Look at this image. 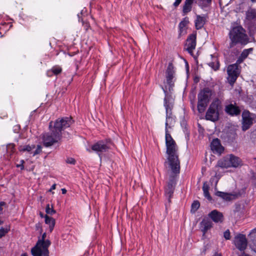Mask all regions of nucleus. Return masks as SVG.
Returning a JSON list of instances; mask_svg holds the SVG:
<instances>
[{
    "mask_svg": "<svg viewBox=\"0 0 256 256\" xmlns=\"http://www.w3.org/2000/svg\"><path fill=\"white\" fill-rule=\"evenodd\" d=\"M72 122L70 117L59 118L54 122V125L52 122H50V132L44 134L42 137L44 145L48 147L58 142L61 139L62 130L70 127Z\"/></svg>",
    "mask_w": 256,
    "mask_h": 256,
    "instance_id": "f257e3e1",
    "label": "nucleus"
},
{
    "mask_svg": "<svg viewBox=\"0 0 256 256\" xmlns=\"http://www.w3.org/2000/svg\"><path fill=\"white\" fill-rule=\"evenodd\" d=\"M165 138L168 162L172 172L178 174L180 172V162L178 154V146L170 134H166Z\"/></svg>",
    "mask_w": 256,
    "mask_h": 256,
    "instance_id": "f03ea898",
    "label": "nucleus"
},
{
    "mask_svg": "<svg viewBox=\"0 0 256 256\" xmlns=\"http://www.w3.org/2000/svg\"><path fill=\"white\" fill-rule=\"evenodd\" d=\"M174 66L172 63H170L166 70V84L165 88H162L165 94L164 99V106L166 108V113L172 112L174 104V98L171 94L168 92V88L169 91L171 90L174 84Z\"/></svg>",
    "mask_w": 256,
    "mask_h": 256,
    "instance_id": "7ed1b4c3",
    "label": "nucleus"
},
{
    "mask_svg": "<svg viewBox=\"0 0 256 256\" xmlns=\"http://www.w3.org/2000/svg\"><path fill=\"white\" fill-rule=\"evenodd\" d=\"M231 42L230 48H232L237 44H246L248 42V38L246 34V30L241 26H236L233 28L229 33Z\"/></svg>",
    "mask_w": 256,
    "mask_h": 256,
    "instance_id": "20e7f679",
    "label": "nucleus"
},
{
    "mask_svg": "<svg viewBox=\"0 0 256 256\" xmlns=\"http://www.w3.org/2000/svg\"><path fill=\"white\" fill-rule=\"evenodd\" d=\"M214 94V92L209 88H204L200 91L198 96V110L200 112L204 111Z\"/></svg>",
    "mask_w": 256,
    "mask_h": 256,
    "instance_id": "39448f33",
    "label": "nucleus"
},
{
    "mask_svg": "<svg viewBox=\"0 0 256 256\" xmlns=\"http://www.w3.org/2000/svg\"><path fill=\"white\" fill-rule=\"evenodd\" d=\"M221 109V101L217 98H214L206 112V119L212 122L218 120L219 117V112Z\"/></svg>",
    "mask_w": 256,
    "mask_h": 256,
    "instance_id": "423d86ee",
    "label": "nucleus"
},
{
    "mask_svg": "<svg viewBox=\"0 0 256 256\" xmlns=\"http://www.w3.org/2000/svg\"><path fill=\"white\" fill-rule=\"evenodd\" d=\"M241 165L242 161L240 158L232 154L219 160L217 164L218 166L224 168H237Z\"/></svg>",
    "mask_w": 256,
    "mask_h": 256,
    "instance_id": "0eeeda50",
    "label": "nucleus"
},
{
    "mask_svg": "<svg viewBox=\"0 0 256 256\" xmlns=\"http://www.w3.org/2000/svg\"><path fill=\"white\" fill-rule=\"evenodd\" d=\"M111 142L110 140H100L92 146V150L96 152L100 156L108 152L110 148Z\"/></svg>",
    "mask_w": 256,
    "mask_h": 256,
    "instance_id": "6e6552de",
    "label": "nucleus"
},
{
    "mask_svg": "<svg viewBox=\"0 0 256 256\" xmlns=\"http://www.w3.org/2000/svg\"><path fill=\"white\" fill-rule=\"evenodd\" d=\"M242 130L244 131H246L256 122V115L250 113L248 110H244L242 114Z\"/></svg>",
    "mask_w": 256,
    "mask_h": 256,
    "instance_id": "1a4fd4ad",
    "label": "nucleus"
},
{
    "mask_svg": "<svg viewBox=\"0 0 256 256\" xmlns=\"http://www.w3.org/2000/svg\"><path fill=\"white\" fill-rule=\"evenodd\" d=\"M46 233H44L42 238L38 240L34 248L42 250L44 252V256H49L48 248L50 245L51 242L49 240H46Z\"/></svg>",
    "mask_w": 256,
    "mask_h": 256,
    "instance_id": "9d476101",
    "label": "nucleus"
},
{
    "mask_svg": "<svg viewBox=\"0 0 256 256\" xmlns=\"http://www.w3.org/2000/svg\"><path fill=\"white\" fill-rule=\"evenodd\" d=\"M238 64L236 63L228 66L227 72L228 76V80L230 84H234L240 74V70L238 68Z\"/></svg>",
    "mask_w": 256,
    "mask_h": 256,
    "instance_id": "9b49d317",
    "label": "nucleus"
},
{
    "mask_svg": "<svg viewBox=\"0 0 256 256\" xmlns=\"http://www.w3.org/2000/svg\"><path fill=\"white\" fill-rule=\"evenodd\" d=\"M196 33H192L186 39L185 44V49L189 54L192 55L194 50H195L196 46Z\"/></svg>",
    "mask_w": 256,
    "mask_h": 256,
    "instance_id": "f8f14e48",
    "label": "nucleus"
},
{
    "mask_svg": "<svg viewBox=\"0 0 256 256\" xmlns=\"http://www.w3.org/2000/svg\"><path fill=\"white\" fill-rule=\"evenodd\" d=\"M234 242L236 248L241 251L244 250L247 246V240L244 234H240L236 235L234 237Z\"/></svg>",
    "mask_w": 256,
    "mask_h": 256,
    "instance_id": "ddd939ff",
    "label": "nucleus"
},
{
    "mask_svg": "<svg viewBox=\"0 0 256 256\" xmlns=\"http://www.w3.org/2000/svg\"><path fill=\"white\" fill-rule=\"evenodd\" d=\"M176 122V117L172 115V112L166 113V120L165 123V132L170 134V130L174 126Z\"/></svg>",
    "mask_w": 256,
    "mask_h": 256,
    "instance_id": "4468645a",
    "label": "nucleus"
},
{
    "mask_svg": "<svg viewBox=\"0 0 256 256\" xmlns=\"http://www.w3.org/2000/svg\"><path fill=\"white\" fill-rule=\"evenodd\" d=\"M176 184L175 177L173 176H170L169 179V182L168 183L165 188V194L167 198H168V200H170V198L172 196L174 187Z\"/></svg>",
    "mask_w": 256,
    "mask_h": 256,
    "instance_id": "2eb2a0df",
    "label": "nucleus"
},
{
    "mask_svg": "<svg viewBox=\"0 0 256 256\" xmlns=\"http://www.w3.org/2000/svg\"><path fill=\"white\" fill-rule=\"evenodd\" d=\"M213 224L208 218H204L200 222V228L204 235L212 227Z\"/></svg>",
    "mask_w": 256,
    "mask_h": 256,
    "instance_id": "dca6fc26",
    "label": "nucleus"
},
{
    "mask_svg": "<svg viewBox=\"0 0 256 256\" xmlns=\"http://www.w3.org/2000/svg\"><path fill=\"white\" fill-rule=\"evenodd\" d=\"M210 147L214 153L220 154L224 150V147L221 145L220 140L218 138L213 140L211 142Z\"/></svg>",
    "mask_w": 256,
    "mask_h": 256,
    "instance_id": "f3484780",
    "label": "nucleus"
},
{
    "mask_svg": "<svg viewBox=\"0 0 256 256\" xmlns=\"http://www.w3.org/2000/svg\"><path fill=\"white\" fill-rule=\"evenodd\" d=\"M226 112L228 114L234 116L240 114V110L236 104H230L227 105L225 108Z\"/></svg>",
    "mask_w": 256,
    "mask_h": 256,
    "instance_id": "a211bd4d",
    "label": "nucleus"
},
{
    "mask_svg": "<svg viewBox=\"0 0 256 256\" xmlns=\"http://www.w3.org/2000/svg\"><path fill=\"white\" fill-rule=\"evenodd\" d=\"M208 216L215 222H222L224 220L222 214L216 210L209 213Z\"/></svg>",
    "mask_w": 256,
    "mask_h": 256,
    "instance_id": "6ab92c4d",
    "label": "nucleus"
},
{
    "mask_svg": "<svg viewBox=\"0 0 256 256\" xmlns=\"http://www.w3.org/2000/svg\"><path fill=\"white\" fill-rule=\"evenodd\" d=\"M206 18L200 15H196V18L194 21L195 26L197 30L202 28L206 22Z\"/></svg>",
    "mask_w": 256,
    "mask_h": 256,
    "instance_id": "aec40b11",
    "label": "nucleus"
},
{
    "mask_svg": "<svg viewBox=\"0 0 256 256\" xmlns=\"http://www.w3.org/2000/svg\"><path fill=\"white\" fill-rule=\"evenodd\" d=\"M193 4L188 0H185L182 6L183 16L192 10Z\"/></svg>",
    "mask_w": 256,
    "mask_h": 256,
    "instance_id": "412c9836",
    "label": "nucleus"
},
{
    "mask_svg": "<svg viewBox=\"0 0 256 256\" xmlns=\"http://www.w3.org/2000/svg\"><path fill=\"white\" fill-rule=\"evenodd\" d=\"M252 51V48H250L248 49H245L242 52L240 56L238 58L236 63L237 64H240L242 63L244 59H246L248 54Z\"/></svg>",
    "mask_w": 256,
    "mask_h": 256,
    "instance_id": "4be33fe9",
    "label": "nucleus"
},
{
    "mask_svg": "<svg viewBox=\"0 0 256 256\" xmlns=\"http://www.w3.org/2000/svg\"><path fill=\"white\" fill-rule=\"evenodd\" d=\"M44 218L45 222L46 224L49 225V230L51 232L52 231L55 225V220L47 215L45 216Z\"/></svg>",
    "mask_w": 256,
    "mask_h": 256,
    "instance_id": "5701e85b",
    "label": "nucleus"
},
{
    "mask_svg": "<svg viewBox=\"0 0 256 256\" xmlns=\"http://www.w3.org/2000/svg\"><path fill=\"white\" fill-rule=\"evenodd\" d=\"M216 194L223 199L226 200H232V197H234V195L229 194V193H225L222 192H217Z\"/></svg>",
    "mask_w": 256,
    "mask_h": 256,
    "instance_id": "b1692460",
    "label": "nucleus"
},
{
    "mask_svg": "<svg viewBox=\"0 0 256 256\" xmlns=\"http://www.w3.org/2000/svg\"><path fill=\"white\" fill-rule=\"evenodd\" d=\"M246 18L248 20H252L256 18V10L250 9L246 12Z\"/></svg>",
    "mask_w": 256,
    "mask_h": 256,
    "instance_id": "393cba45",
    "label": "nucleus"
},
{
    "mask_svg": "<svg viewBox=\"0 0 256 256\" xmlns=\"http://www.w3.org/2000/svg\"><path fill=\"white\" fill-rule=\"evenodd\" d=\"M202 190L204 192V196L208 198L209 200H212V197L210 196L208 190H209V186L206 184V182H204L202 186Z\"/></svg>",
    "mask_w": 256,
    "mask_h": 256,
    "instance_id": "a878e982",
    "label": "nucleus"
},
{
    "mask_svg": "<svg viewBox=\"0 0 256 256\" xmlns=\"http://www.w3.org/2000/svg\"><path fill=\"white\" fill-rule=\"evenodd\" d=\"M35 146L34 145L30 146V145H25V146H20L18 150L20 152H30L34 148Z\"/></svg>",
    "mask_w": 256,
    "mask_h": 256,
    "instance_id": "bb28decb",
    "label": "nucleus"
},
{
    "mask_svg": "<svg viewBox=\"0 0 256 256\" xmlns=\"http://www.w3.org/2000/svg\"><path fill=\"white\" fill-rule=\"evenodd\" d=\"M31 253L33 256H44V252L42 250L34 248H32Z\"/></svg>",
    "mask_w": 256,
    "mask_h": 256,
    "instance_id": "cd10ccee",
    "label": "nucleus"
},
{
    "mask_svg": "<svg viewBox=\"0 0 256 256\" xmlns=\"http://www.w3.org/2000/svg\"><path fill=\"white\" fill-rule=\"evenodd\" d=\"M10 230V226H6L0 228V238L4 236Z\"/></svg>",
    "mask_w": 256,
    "mask_h": 256,
    "instance_id": "c85d7f7f",
    "label": "nucleus"
},
{
    "mask_svg": "<svg viewBox=\"0 0 256 256\" xmlns=\"http://www.w3.org/2000/svg\"><path fill=\"white\" fill-rule=\"evenodd\" d=\"M212 0H199L198 4L202 8H203L210 4Z\"/></svg>",
    "mask_w": 256,
    "mask_h": 256,
    "instance_id": "c756f323",
    "label": "nucleus"
},
{
    "mask_svg": "<svg viewBox=\"0 0 256 256\" xmlns=\"http://www.w3.org/2000/svg\"><path fill=\"white\" fill-rule=\"evenodd\" d=\"M250 235L254 240V245L252 246V249L256 252V229L253 230L250 233Z\"/></svg>",
    "mask_w": 256,
    "mask_h": 256,
    "instance_id": "7c9ffc66",
    "label": "nucleus"
},
{
    "mask_svg": "<svg viewBox=\"0 0 256 256\" xmlns=\"http://www.w3.org/2000/svg\"><path fill=\"white\" fill-rule=\"evenodd\" d=\"M62 69L59 66H54L51 69V72L54 74L57 75L62 72Z\"/></svg>",
    "mask_w": 256,
    "mask_h": 256,
    "instance_id": "2f4dec72",
    "label": "nucleus"
},
{
    "mask_svg": "<svg viewBox=\"0 0 256 256\" xmlns=\"http://www.w3.org/2000/svg\"><path fill=\"white\" fill-rule=\"evenodd\" d=\"M14 146L15 145L13 144H10L6 146L7 152L8 153H10V155L14 152Z\"/></svg>",
    "mask_w": 256,
    "mask_h": 256,
    "instance_id": "473e14b6",
    "label": "nucleus"
},
{
    "mask_svg": "<svg viewBox=\"0 0 256 256\" xmlns=\"http://www.w3.org/2000/svg\"><path fill=\"white\" fill-rule=\"evenodd\" d=\"M46 212L48 214L52 215L56 213V211L53 209V208H50L49 204H47L46 207Z\"/></svg>",
    "mask_w": 256,
    "mask_h": 256,
    "instance_id": "72a5a7b5",
    "label": "nucleus"
},
{
    "mask_svg": "<svg viewBox=\"0 0 256 256\" xmlns=\"http://www.w3.org/2000/svg\"><path fill=\"white\" fill-rule=\"evenodd\" d=\"M200 203L198 201H194L192 204V210L196 211L200 207Z\"/></svg>",
    "mask_w": 256,
    "mask_h": 256,
    "instance_id": "f704fd0d",
    "label": "nucleus"
},
{
    "mask_svg": "<svg viewBox=\"0 0 256 256\" xmlns=\"http://www.w3.org/2000/svg\"><path fill=\"white\" fill-rule=\"evenodd\" d=\"M188 22V20H186V18L182 21L179 24V28L180 30H182L184 27H185Z\"/></svg>",
    "mask_w": 256,
    "mask_h": 256,
    "instance_id": "c9c22d12",
    "label": "nucleus"
},
{
    "mask_svg": "<svg viewBox=\"0 0 256 256\" xmlns=\"http://www.w3.org/2000/svg\"><path fill=\"white\" fill-rule=\"evenodd\" d=\"M209 66L212 67L214 70H217L219 68V64L218 62L214 63V62H210Z\"/></svg>",
    "mask_w": 256,
    "mask_h": 256,
    "instance_id": "e433bc0d",
    "label": "nucleus"
},
{
    "mask_svg": "<svg viewBox=\"0 0 256 256\" xmlns=\"http://www.w3.org/2000/svg\"><path fill=\"white\" fill-rule=\"evenodd\" d=\"M224 236L226 240H230V234L228 230H227L224 232Z\"/></svg>",
    "mask_w": 256,
    "mask_h": 256,
    "instance_id": "4c0bfd02",
    "label": "nucleus"
},
{
    "mask_svg": "<svg viewBox=\"0 0 256 256\" xmlns=\"http://www.w3.org/2000/svg\"><path fill=\"white\" fill-rule=\"evenodd\" d=\"M42 152V146L40 145L37 146V148L33 153V156L40 154Z\"/></svg>",
    "mask_w": 256,
    "mask_h": 256,
    "instance_id": "58836bf2",
    "label": "nucleus"
},
{
    "mask_svg": "<svg viewBox=\"0 0 256 256\" xmlns=\"http://www.w3.org/2000/svg\"><path fill=\"white\" fill-rule=\"evenodd\" d=\"M66 162L72 164H76V160L74 158H68L66 159Z\"/></svg>",
    "mask_w": 256,
    "mask_h": 256,
    "instance_id": "ea45409f",
    "label": "nucleus"
},
{
    "mask_svg": "<svg viewBox=\"0 0 256 256\" xmlns=\"http://www.w3.org/2000/svg\"><path fill=\"white\" fill-rule=\"evenodd\" d=\"M6 205V203L4 202H0V214L2 212V206Z\"/></svg>",
    "mask_w": 256,
    "mask_h": 256,
    "instance_id": "a19ab883",
    "label": "nucleus"
},
{
    "mask_svg": "<svg viewBox=\"0 0 256 256\" xmlns=\"http://www.w3.org/2000/svg\"><path fill=\"white\" fill-rule=\"evenodd\" d=\"M182 0H176V2L174 3L173 5L174 7H177L182 2Z\"/></svg>",
    "mask_w": 256,
    "mask_h": 256,
    "instance_id": "79ce46f5",
    "label": "nucleus"
},
{
    "mask_svg": "<svg viewBox=\"0 0 256 256\" xmlns=\"http://www.w3.org/2000/svg\"><path fill=\"white\" fill-rule=\"evenodd\" d=\"M24 163V160H20V164H17L16 166L17 167H20L21 169L23 170L24 168V165H23Z\"/></svg>",
    "mask_w": 256,
    "mask_h": 256,
    "instance_id": "37998d69",
    "label": "nucleus"
},
{
    "mask_svg": "<svg viewBox=\"0 0 256 256\" xmlns=\"http://www.w3.org/2000/svg\"><path fill=\"white\" fill-rule=\"evenodd\" d=\"M56 184H54L52 186V187H51L50 189V191H51V190H55V189H56Z\"/></svg>",
    "mask_w": 256,
    "mask_h": 256,
    "instance_id": "c03bdc74",
    "label": "nucleus"
},
{
    "mask_svg": "<svg viewBox=\"0 0 256 256\" xmlns=\"http://www.w3.org/2000/svg\"><path fill=\"white\" fill-rule=\"evenodd\" d=\"M62 194H65L66 192V190L65 188H62Z\"/></svg>",
    "mask_w": 256,
    "mask_h": 256,
    "instance_id": "a18cd8bd",
    "label": "nucleus"
},
{
    "mask_svg": "<svg viewBox=\"0 0 256 256\" xmlns=\"http://www.w3.org/2000/svg\"><path fill=\"white\" fill-rule=\"evenodd\" d=\"M249 256V255H248V254H244V253H243V254H242L241 256Z\"/></svg>",
    "mask_w": 256,
    "mask_h": 256,
    "instance_id": "49530a36",
    "label": "nucleus"
},
{
    "mask_svg": "<svg viewBox=\"0 0 256 256\" xmlns=\"http://www.w3.org/2000/svg\"><path fill=\"white\" fill-rule=\"evenodd\" d=\"M20 256H28L26 254H23Z\"/></svg>",
    "mask_w": 256,
    "mask_h": 256,
    "instance_id": "de8ad7c7",
    "label": "nucleus"
},
{
    "mask_svg": "<svg viewBox=\"0 0 256 256\" xmlns=\"http://www.w3.org/2000/svg\"><path fill=\"white\" fill-rule=\"evenodd\" d=\"M214 256H221L220 254H214Z\"/></svg>",
    "mask_w": 256,
    "mask_h": 256,
    "instance_id": "09e8293b",
    "label": "nucleus"
},
{
    "mask_svg": "<svg viewBox=\"0 0 256 256\" xmlns=\"http://www.w3.org/2000/svg\"><path fill=\"white\" fill-rule=\"evenodd\" d=\"M254 176L256 177V176ZM254 184L255 186H256V180H254Z\"/></svg>",
    "mask_w": 256,
    "mask_h": 256,
    "instance_id": "8fccbe9b",
    "label": "nucleus"
},
{
    "mask_svg": "<svg viewBox=\"0 0 256 256\" xmlns=\"http://www.w3.org/2000/svg\"><path fill=\"white\" fill-rule=\"evenodd\" d=\"M252 2H256V0H251Z\"/></svg>",
    "mask_w": 256,
    "mask_h": 256,
    "instance_id": "3c124183",
    "label": "nucleus"
},
{
    "mask_svg": "<svg viewBox=\"0 0 256 256\" xmlns=\"http://www.w3.org/2000/svg\"><path fill=\"white\" fill-rule=\"evenodd\" d=\"M2 224V221L0 220V224Z\"/></svg>",
    "mask_w": 256,
    "mask_h": 256,
    "instance_id": "603ef678",
    "label": "nucleus"
},
{
    "mask_svg": "<svg viewBox=\"0 0 256 256\" xmlns=\"http://www.w3.org/2000/svg\"><path fill=\"white\" fill-rule=\"evenodd\" d=\"M87 150L89 152H91L90 150H88V149H87Z\"/></svg>",
    "mask_w": 256,
    "mask_h": 256,
    "instance_id": "864d4df0",
    "label": "nucleus"
}]
</instances>
